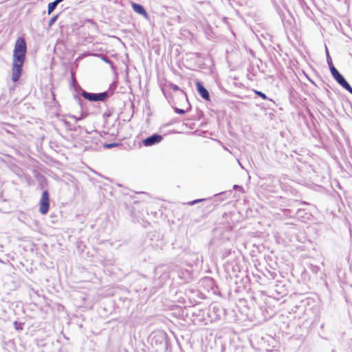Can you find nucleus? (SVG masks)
<instances>
[{"mask_svg":"<svg viewBox=\"0 0 352 352\" xmlns=\"http://www.w3.org/2000/svg\"><path fill=\"white\" fill-rule=\"evenodd\" d=\"M57 18H58V15H56V16H53L49 21V23H48L49 26H52L55 23V21H56Z\"/></svg>","mask_w":352,"mask_h":352,"instance_id":"10","label":"nucleus"},{"mask_svg":"<svg viewBox=\"0 0 352 352\" xmlns=\"http://www.w3.org/2000/svg\"><path fill=\"white\" fill-rule=\"evenodd\" d=\"M178 112H179V113H181V114L184 113V110H182V109H179V110H178Z\"/></svg>","mask_w":352,"mask_h":352,"instance_id":"17","label":"nucleus"},{"mask_svg":"<svg viewBox=\"0 0 352 352\" xmlns=\"http://www.w3.org/2000/svg\"><path fill=\"white\" fill-rule=\"evenodd\" d=\"M63 1V0H55L54 1L56 2V4H58L59 3H60Z\"/></svg>","mask_w":352,"mask_h":352,"instance_id":"16","label":"nucleus"},{"mask_svg":"<svg viewBox=\"0 0 352 352\" xmlns=\"http://www.w3.org/2000/svg\"><path fill=\"white\" fill-rule=\"evenodd\" d=\"M50 208V197L47 191H44L42 194L40 203L39 211L42 214L47 213Z\"/></svg>","mask_w":352,"mask_h":352,"instance_id":"3","label":"nucleus"},{"mask_svg":"<svg viewBox=\"0 0 352 352\" xmlns=\"http://www.w3.org/2000/svg\"><path fill=\"white\" fill-rule=\"evenodd\" d=\"M132 8L136 13L142 15L146 19H148V14L142 6L135 3H132Z\"/></svg>","mask_w":352,"mask_h":352,"instance_id":"6","label":"nucleus"},{"mask_svg":"<svg viewBox=\"0 0 352 352\" xmlns=\"http://www.w3.org/2000/svg\"><path fill=\"white\" fill-rule=\"evenodd\" d=\"M331 73L333 76V78L336 80V82L341 85L346 90L352 94V88L350 85L346 82L342 75H341L339 72L336 69L334 66L331 65Z\"/></svg>","mask_w":352,"mask_h":352,"instance_id":"2","label":"nucleus"},{"mask_svg":"<svg viewBox=\"0 0 352 352\" xmlns=\"http://www.w3.org/2000/svg\"><path fill=\"white\" fill-rule=\"evenodd\" d=\"M197 89L199 95L205 100H209L210 95L207 89L201 85L200 82H196Z\"/></svg>","mask_w":352,"mask_h":352,"instance_id":"7","label":"nucleus"},{"mask_svg":"<svg viewBox=\"0 0 352 352\" xmlns=\"http://www.w3.org/2000/svg\"><path fill=\"white\" fill-rule=\"evenodd\" d=\"M327 63H328V65L329 66V69H331V65L333 66V65L332 63L331 57H330L327 50Z\"/></svg>","mask_w":352,"mask_h":352,"instance_id":"9","label":"nucleus"},{"mask_svg":"<svg viewBox=\"0 0 352 352\" xmlns=\"http://www.w3.org/2000/svg\"><path fill=\"white\" fill-rule=\"evenodd\" d=\"M27 46L25 41L19 37L14 45L12 64V80L16 82L20 78L22 67L25 60Z\"/></svg>","mask_w":352,"mask_h":352,"instance_id":"1","label":"nucleus"},{"mask_svg":"<svg viewBox=\"0 0 352 352\" xmlns=\"http://www.w3.org/2000/svg\"><path fill=\"white\" fill-rule=\"evenodd\" d=\"M202 201V199H197L190 203V205H194L199 201Z\"/></svg>","mask_w":352,"mask_h":352,"instance_id":"15","label":"nucleus"},{"mask_svg":"<svg viewBox=\"0 0 352 352\" xmlns=\"http://www.w3.org/2000/svg\"><path fill=\"white\" fill-rule=\"evenodd\" d=\"M82 96L90 100V101H103L107 97V92H102L100 94H93V93H89L85 91H83L82 92Z\"/></svg>","mask_w":352,"mask_h":352,"instance_id":"4","label":"nucleus"},{"mask_svg":"<svg viewBox=\"0 0 352 352\" xmlns=\"http://www.w3.org/2000/svg\"><path fill=\"white\" fill-rule=\"evenodd\" d=\"M101 57H102V59L105 62V63H110V60L105 56H103L102 55H100Z\"/></svg>","mask_w":352,"mask_h":352,"instance_id":"12","label":"nucleus"},{"mask_svg":"<svg viewBox=\"0 0 352 352\" xmlns=\"http://www.w3.org/2000/svg\"><path fill=\"white\" fill-rule=\"evenodd\" d=\"M234 189H239V188H241V187L239 186H238V185H235V186H234Z\"/></svg>","mask_w":352,"mask_h":352,"instance_id":"18","label":"nucleus"},{"mask_svg":"<svg viewBox=\"0 0 352 352\" xmlns=\"http://www.w3.org/2000/svg\"><path fill=\"white\" fill-rule=\"evenodd\" d=\"M163 140L161 135L153 134L143 140V144L145 146H151L155 144H159Z\"/></svg>","mask_w":352,"mask_h":352,"instance_id":"5","label":"nucleus"},{"mask_svg":"<svg viewBox=\"0 0 352 352\" xmlns=\"http://www.w3.org/2000/svg\"><path fill=\"white\" fill-rule=\"evenodd\" d=\"M116 145H117L116 144H113H113H109L106 145V147L107 148H112L113 146H116Z\"/></svg>","mask_w":352,"mask_h":352,"instance_id":"14","label":"nucleus"},{"mask_svg":"<svg viewBox=\"0 0 352 352\" xmlns=\"http://www.w3.org/2000/svg\"><path fill=\"white\" fill-rule=\"evenodd\" d=\"M57 5L58 4H56L55 1H53L48 4L47 12L49 14H51L54 11V10L56 8Z\"/></svg>","mask_w":352,"mask_h":352,"instance_id":"8","label":"nucleus"},{"mask_svg":"<svg viewBox=\"0 0 352 352\" xmlns=\"http://www.w3.org/2000/svg\"><path fill=\"white\" fill-rule=\"evenodd\" d=\"M171 87L175 91H177V90L179 89V87L177 85H172Z\"/></svg>","mask_w":352,"mask_h":352,"instance_id":"13","label":"nucleus"},{"mask_svg":"<svg viewBox=\"0 0 352 352\" xmlns=\"http://www.w3.org/2000/svg\"><path fill=\"white\" fill-rule=\"evenodd\" d=\"M256 94L257 95H258L259 96H261L263 99H266L267 98L266 95L265 94L261 92V91H256Z\"/></svg>","mask_w":352,"mask_h":352,"instance_id":"11","label":"nucleus"}]
</instances>
